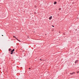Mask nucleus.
I'll return each instance as SVG.
<instances>
[{"label": "nucleus", "instance_id": "1", "mask_svg": "<svg viewBox=\"0 0 79 79\" xmlns=\"http://www.w3.org/2000/svg\"><path fill=\"white\" fill-rule=\"evenodd\" d=\"M52 17L51 16L49 18V19H52Z\"/></svg>", "mask_w": 79, "mask_h": 79}, {"label": "nucleus", "instance_id": "2", "mask_svg": "<svg viewBox=\"0 0 79 79\" xmlns=\"http://www.w3.org/2000/svg\"><path fill=\"white\" fill-rule=\"evenodd\" d=\"M56 3H57V2H55L54 3V4L55 5L56 4Z\"/></svg>", "mask_w": 79, "mask_h": 79}, {"label": "nucleus", "instance_id": "3", "mask_svg": "<svg viewBox=\"0 0 79 79\" xmlns=\"http://www.w3.org/2000/svg\"><path fill=\"white\" fill-rule=\"evenodd\" d=\"M77 63V60H76L75 62V63Z\"/></svg>", "mask_w": 79, "mask_h": 79}, {"label": "nucleus", "instance_id": "4", "mask_svg": "<svg viewBox=\"0 0 79 79\" xmlns=\"http://www.w3.org/2000/svg\"><path fill=\"white\" fill-rule=\"evenodd\" d=\"M61 10V8H59V10Z\"/></svg>", "mask_w": 79, "mask_h": 79}, {"label": "nucleus", "instance_id": "5", "mask_svg": "<svg viewBox=\"0 0 79 79\" xmlns=\"http://www.w3.org/2000/svg\"><path fill=\"white\" fill-rule=\"evenodd\" d=\"M16 39H17V40H18V41H19V42H21V41H20V40H18V39H17V38H16Z\"/></svg>", "mask_w": 79, "mask_h": 79}, {"label": "nucleus", "instance_id": "6", "mask_svg": "<svg viewBox=\"0 0 79 79\" xmlns=\"http://www.w3.org/2000/svg\"><path fill=\"white\" fill-rule=\"evenodd\" d=\"M14 51H15V49H13L12 50V52H14Z\"/></svg>", "mask_w": 79, "mask_h": 79}, {"label": "nucleus", "instance_id": "7", "mask_svg": "<svg viewBox=\"0 0 79 79\" xmlns=\"http://www.w3.org/2000/svg\"><path fill=\"white\" fill-rule=\"evenodd\" d=\"M10 50H11V49H9V51H10Z\"/></svg>", "mask_w": 79, "mask_h": 79}, {"label": "nucleus", "instance_id": "8", "mask_svg": "<svg viewBox=\"0 0 79 79\" xmlns=\"http://www.w3.org/2000/svg\"><path fill=\"white\" fill-rule=\"evenodd\" d=\"M14 37H15V39H16V37H15V36H13Z\"/></svg>", "mask_w": 79, "mask_h": 79}, {"label": "nucleus", "instance_id": "9", "mask_svg": "<svg viewBox=\"0 0 79 79\" xmlns=\"http://www.w3.org/2000/svg\"><path fill=\"white\" fill-rule=\"evenodd\" d=\"M70 74H73V73H70Z\"/></svg>", "mask_w": 79, "mask_h": 79}, {"label": "nucleus", "instance_id": "10", "mask_svg": "<svg viewBox=\"0 0 79 79\" xmlns=\"http://www.w3.org/2000/svg\"><path fill=\"white\" fill-rule=\"evenodd\" d=\"M11 55H12V54H13V52H12L11 53Z\"/></svg>", "mask_w": 79, "mask_h": 79}, {"label": "nucleus", "instance_id": "11", "mask_svg": "<svg viewBox=\"0 0 79 79\" xmlns=\"http://www.w3.org/2000/svg\"><path fill=\"white\" fill-rule=\"evenodd\" d=\"M79 73V71H78V72H77V73Z\"/></svg>", "mask_w": 79, "mask_h": 79}, {"label": "nucleus", "instance_id": "12", "mask_svg": "<svg viewBox=\"0 0 79 79\" xmlns=\"http://www.w3.org/2000/svg\"><path fill=\"white\" fill-rule=\"evenodd\" d=\"M72 73H73V74H74V73H74V72H73Z\"/></svg>", "mask_w": 79, "mask_h": 79}, {"label": "nucleus", "instance_id": "13", "mask_svg": "<svg viewBox=\"0 0 79 79\" xmlns=\"http://www.w3.org/2000/svg\"><path fill=\"white\" fill-rule=\"evenodd\" d=\"M11 52H13L12 51H11Z\"/></svg>", "mask_w": 79, "mask_h": 79}, {"label": "nucleus", "instance_id": "14", "mask_svg": "<svg viewBox=\"0 0 79 79\" xmlns=\"http://www.w3.org/2000/svg\"><path fill=\"white\" fill-rule=\"evenodd\" d=\"M52 27H54V26L52 25Z\"/></svg>", "mask_w": 79, "mask_h": 79}, {"label": "nucleus", "instance_id": "15", "mask_svg": "<svg viewBox=\"0 0 79 79\" xmlns=\"http://www.w3.org/2000/svg\"><path fill=\"white\" fill-rule=\"evenodd\" d=\"M2 35V36H3V35Z\"/></svg>", "mask_w": 79, "mask_h": 79}]
</instances>
